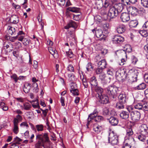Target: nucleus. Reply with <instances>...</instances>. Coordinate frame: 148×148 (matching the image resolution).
Returning a JSON list of instances; mask_svg holds the SVG:
<instances>
[{
	"label": "nucleus",
	"mask_w": 148,
	"mask_h": 148,
	"mask_svg": "<svg viewBox=\"0 0 148 148\" xmlns=\"http://www.w3.org/2000/svg\"><path fill=\"white\" fill-rule=\"evenodd\" d=\"M8 33L11 35L16 34L15 28L14 27H10L8 29Z\"/></svg>",
	"instance_id": "nucleus-35"
},
{
	"label": "nucleus",
	"mask_w": 148,
	"mask_h": 148,
	"mask_svg": "<svg viewBox=\"0 0 148 148\" xmlns=\"http://www.w3.org/2000/svg\"><path fill=\"white\" fill-rule=\"evenodd\" d=\"M3 45L5 50V54L6 55L8 54V53L11 52L13 49V45L10 42L6 41L4 42Z\"/></svg>",
	"instance_id": "nucleus-9"
},
{
	"label": "nucleus",
	"mask_w": 148,
	"mask_h": 148,
	"mask_svg": "<svg viewBox=\"0 0 148 148\" xmlns=\"http://www.w3.org/2000/svg\"><path fill=\"white\" fill-rule=\"evenodd\" d=\"M36 139L38 140L35 145L36 148H50L51 142L47 133H42L36 135Z\"/></svg>",
	"instance_id": "nucleus-2"
},
{
	"label": "nucleus",
	"mask_w": 148,
	"mask_h": 148,
	"mask_svg": "<svg viewBox=\"0 0 148 148\" xmlns=\"http://www.w3.org/2000/svg\"><path fill=\"white\" fill-rule=\"evenodd\" d=\"M148 136L140 133L137 136L138 139L140 141L145 143L147 141Z\"/></svg>",
	"instance_id": "nucleus-21"
},
{
	"label": "nucleus",
	"mask_w": 148,
	"mask_h": 148,
	"mask_svg": "<svg viewBox=\"0 0 148 148\" xmlns=\"http://www.w3.org/2000/svg\"><path fill=\"white\" fill-rule=\"evenodd\" d=\"M107 73L108 75L112 76L113 75L114 73V69L112 68H109L107 69L106 70Z\"/></svg>",
	"instance_id": "nucleus-40"
},
{
	"label": "nucleus",
	"mask_w": 148,
	"mask_h": 148,
	"mask_svg": "<svg viewBox=\"0 0 148 148\" xmlns=\"http://www.w3.org/2000/svg\"><path fill=\"white\" fill-rule=\"evenodd\" d=\"M79 14H74L73 15V19L76 21H79L81 18V13L79 12Z\"/></svg>",
	"instance_id": "nucleus-45"
},
{
	"label": "nucleus",
	"mask_w": 148,
	"mask_h": 148,
	"mask_svg": "<svg viewBox=\"0 0 148 148\" xmlns=\"http://www.w3.org/2000/svg\"><path fill=\"white\" fill-rule=\"evenodd\" d=\"M108 120H109V123L113 126L116 125L119 123L118 119L114 116H111L110 118L108 119Z\"/></svg>",
	"instance_id": "nucleus-15"
},
{
	"label": "nucleus",
	"mask_w": 148,
	"mask_h": 148,
	"mask_svg": "<svg viewBox=\"0 0 148 148\" xmlns=\"http://www.w3.org/2000/svg\"><path fill=\"white\" fill-rule=\"evenodd\" d=\"M33 87H34V90L36 93H37L39 90L38 84L36 83H33Z\"/></svg>",
	"instance_id": "nucleus-47"
},
{
	"label": "nucleus",
	"mask_w": 148,
	"mask_h": 148,
	"mask_svg": "<svg viewBox=\"0 0 148 148\" xmlns=\"http://www.w3.org/2000/svg\"><path fill=\"white\" fill-rule=\"evenodd\" d=\"M138 24L137 21L133 20L131 21L129 24V25L131 27H135Z\"/></svg>",
	"instance_id": "nucleus-34"
},
{
	"label": "nucleus",
	"mask_w": 148,
	"mask_h": 148,
	"mask_svg": "<svg viewBox=\"0 0 148 148\" xmlns=\"http://www.w3.org/2000/svg\"><path fill=\"white\" fill-rule=\"evenodd\" d=\"M14 128L13 131L16 134H17L19 132L18 127V124L13 123Z\"/></svg>",
	"instance_id": "nucleus-38"
},
{
	"label": "nucleus",
	"mask_w": 148,
	"mask_h": 148,
	"mask_svg": "<svg viewBox=\"0 0 148 148\" xmlns=\"http://www.w3.org/2000/svg\"><path fill=\"white\" fill-rule=\"evenodd\" d=\"M70 92L73 94L74 96H78L79 95V90L77 89H74V90H70Z\"/></svg>",
	"instance_id": "nucleus-54"
},
{
	"label": "nucleus",
	"mask_w": 148,
	"mask_h": 148,
	"mask_svg": "<svg viewBox=\"0 0 148 148\" xmlns=\"http://www.w3.org/2000/svg\"><path fill=\"white\" fill-rule=\"evenodd\" d=\"M120 116L121 118L126 120L129 118V113L126 111H122L120 114Z\"/></svg>",
	"instance_id": "nucleus-25"
},
{
	"label": "nucleus",
	"mask_w": 148,
	"mask_h": 148,
	"mask_svg": "<svg viewBox=\"0 0 148 148\" xmlns=\"http://www.w3.org/2000/svg\"><path fill=\"white\" fill-rule=\"evenodd\" d=\"M36 128L38 132L42 131L44 129V126L42 124L36 125Z\"/></svg>",
	"instance_id": "nucleus-44"
},
{
	"label": "nucleus",
	"mask_w": 148,
	"mask_h": 148,
	"mask_svg": "<svg viewBox=\"0 0 148 148\" xmlns=\"http://www.w3.org/2000/svg\"><path fill=\"white\" fill-rule=\"evenodd\" d=\"M126 29V27L125 25H121L118 27L117 28V31L118 33L122 34L124 32Z\"/></svg>",
	"instance_id": "nucleus-23"
},
{
	"label": "nucleus",
	"mask_w": 148,
	"mask_h": 148,
	"mask_svg": "<svg viewBox=\"0 0 148 148\" xmlns=\"http://www.w3.org/2000/svg\"><path fill=\"white\" fill-rule=\"evenodd\" d=\"M66 11H71L75 13H79L80 12V9L79 8L75 7H69L66 9Z\"/></svg>",
	"instance_id": "nucleus-22"
},
{
	"label": "nucleus",
	"mask_w": 148,
	"mask_h": 148,
	"mask_svg": "<svg viewBox=\"0 0 148 148\" xmlns=\"http://www.w3.org/2000/svg\"><path fill=\"white\" fill-rule=\"evenodd\" d=\"M97 101L101 104H106L109 103V99L108 96L105 94L96 98Z\"/></svg>",
	"instance_id": "nucleus-8"
},
{
	"label": "nucleus",
	"mask_w": 148,
	"mask_h": 148,
	"mask_svg": "<svg viewBox=\"0 0 148 148\" xmlns=\"http://www.w3.org/2000/svg\"><path fill=\"white\" fill-rule=\"evenodd\" d=\"M11 78L14 79L15 82H16L18 80L17 76L16 74H14L10 76Z\"/></svg>",
	"instance_id": "nucleus-62"
},
{
	"label": "nucleus",
	"mask_w": 148,
	"mask_h": 148,
	"mask_svg": "<svg viewBox=\"0 0 148 148\" xmlns=\"http://www.w3.org/2000/svg\"><path fill=\"white\" fill-rule=\"evenodd\" d=\"M100 11V13L101 15H106L107 14L109 8H103V7H102Z\"/></svg>",
	"instance_id": "nucleus-41"
},
{
	"label": "nucleus",
	"mask_w": 148,
	"mask_h": 148,
	"mask_svg": "<svg viewBox=\"0 0 148 148\" xmlns=\"http://www.w3.org/2000/svg\"><path fill=\"white\" fill-rule=\"evenodd\" d=\"M77 85L75 83H71V89L70 90H74V89H77Z\"/></svg>",
	"instance_id": "nucleus-53"
},
{
	"label": "nucleus",
	"mask_w": 148,
	"mask_h": 148,
	"mask_svg": "<svg viewBox=\"0 0 148 148\" xmlns=\"http://www.w3.org/2000/svg\"><path fill=\"white\" fill-rule=\"evenodd\" d=\"M102 129V127L101 126L99 125H95L93 127V130L95 133L97 134L100 133Z\"/></svg>",
	"instance_id": "nucleus-30"
},
{
	"label": "nucleus",
	"mask_w": 148,
	"mask_h": 148,
	"mask_svg": "<svg viewBox=\"0 0 148 148\" xmlns=\"http://www.w3.org/2000/svg\"><path fill=\"white\" fill-rule=\"evenodd\" d=\"M23 105V109L26 110H29L32 108L31 105L28 102L24 103Z\"/></svg>",
	"instance_id": "nucleus-33"
},
{
	"label": "nucleus",
	"mask_w": 148,
	"mask_h": 148,
	"mask_svg": "<svg viewBox=\"0 0 148 148\" xmlns=\"http://www.w3.org/2000/svg\"><path fill=\"white\" fill-rule=\"evenodd\" d=\"M108 52L107 49L102 48L100 51L99 53L102 55L104 56Z\"/></svg>",
	"instance_id": "nucleus-50"
},
{
	"label": "nucleus",
	"mask_w": 148,
	"mask_h": 148,
	"mask_svg": "<svg viewBox=\"0 0 148 148\" xmlns=\"http://www.w3.org/2000/svg\"><path fill=\"white\" fill-rule=\"evenodd\" d=\"M20 143L18 142H15L12 143L10 148H19V145Z\"/></svg>",
	"instance_id": "nucleus-51"
},
{
	"label": "nucleus",
	"mask_w": 148,
	"mask_h": 148,
	"mask_svg": "<svg viewBox=\"0 0 148 148\" xmlns=\"http://www.w3.org/2000/svg\"><path fill=\"white\" fill-rule=\"evenodd\" d=\"M108 143L113 146L117 145L119 143L117 136L113 132L110 133L108 138Z\"/></svg>",
	"instance_id": "nucleus-4"
},
{
	"label": "nucleus",
	"mask_w": 148,
	"mask_h": 148,
	"mask_svg": "<svg viewBox=\"0 0 148 148\" xmlns=\"http://www.w3.org/2000/svg\"><path fill=\"white\" fill-rule=\"evenodd\" d=\"M143 103H138L134 106V108L136 109L142 110Z\"/></svg>",
	"instance_id": "nucleus-43"
},
{
	"label": "nucleus",
	"mask_w": 148,
	"mask_h": 148,
	"mask_svg": "<svg viewBox=\"0 0 148 148\" xmlns=\"http://www.w3.org/2000/svg\"><path fill=\"white\" fill-rule=\"evenodd\" d=\"M142 110L144 111H148V103H143Z\"/></svg>",
	"instance_id": "nucleus-57"
},
{
	"label": "nucleus",
	"mask_w": 148,
	"mask_h": 148,
	"mask_svg": "<svg viewBox=\"0 0 148 148\" xmlns=\"http://www.w3.org/2000/svg\"><path fill=\"white\" fill-rule=\"evenodd\" d=\"M137 73H132L130 74L127 73L126 69H119L116 71L115 76L117 80L122 82L125 81L127 78H128L132 82H134L137 80Z\"/></svg>",
	"instance_id": "nucleus-1"
},
{
	"label": "nucleus",
	"mask_w": 148,
	"mask_h": 148,
	"mask_svg": "<svg viewBox=\"0 0 148 148\" xmlns=\"http://www.w3.org/2000/svg\"><path fill=\"white\" fill-rule=\"evenodd\" d=\"M97 66L102 69H104L106 68V66L107 65V63L106 60L105 59L101 60L100 61L98 62L97 63Z\"/></svg>",
	"instance_id": "nucleus-20"
},
{
	"label": "nucleus",
	"mask_w": 148,
	"mask_h": 148,
	"mask_svg": "<svg viewBox=\"0 0 148 148\" xmlns=\"http://www.w3.org/2000/svg\"><path fill=\"white\" fill-rule=\"evenodd\" d=\"M108 79V78H106L103 80H102V81H101V83L103 87L105 88V89H106V88H107L108 83H109V82L107 81Z\"/></svg>",
	"instance_id": "nucleus-37"
},
{
	"label": "nucleus",
	"mask_w": 148,
	"mask_h": 148,
	"mask_svg": "<svg viewBox=\"0 0 148 148\" xmlns=\"http://www.w3.org/2000/svg\"><path fill=\"white\" fill-rule=\"evenodd\" d=\"M66 53L68 56L70 58H72L73 57L74 55L71 49H69V51H66Z\"/></svg>",
	"instance_id": "nucleus-56"
},
{
	"label": "nucleus",
	"mask_w": 148,
	"mask_h": 148,
	"mask_svg": "<svg viewBox=\"0 0 148 148\" xmlns=\"http://www.w3.org/2000/svg\"><path fill=\"white\" fill-rule=\"evenodd\" d=\"M132 48L130 46L129 48H126L125 50H121L117 51V52L118 53H120L121 55L125 56L127 58V53H129L131 52H132Z\"/></svg>",
	"instance_id": "nucleus-14"
},
{
	"label": "nucleus",
	"mask_w": 148,
	"mask_h": 148,
	"mask_svg": "<svg viewBox=\"0 0 148 148\" xmlns=\"http://www.w3.org/2000/svg\"><path fill=\"white\" fill-rule=\"evenodd\" d=\"M120 18L123 22H127L130 20V14L128 13L123 12L121 15Z\"/></svg>",
	"instance_id": "nucleus-13"
},
{
	"label": "nucleus",
	"mask_w": 148,
	"mask_h": 148,
	"mask_svg": "<svg viewBox=\"0 0 148 148\" xmlns=\"http://www.w3.org/2000/svg\"><path fill=\"white\" fill-rule=\"evenodd\" d=\"M6 38L7 40H9L12 42H14L15 40L18 38V36L14 37L6 36Z\"/></svg>",
	"instance_id": "nucleus-42"
},
{
	"label": "nucleus",
	"mask_w": 148,
	"mask_h": 148,
	"mask_svg": "<svg viewBox=\"0 0 148 148\" xmlns=\"http://www.w3.org/2000/svg\"><path fill=\"white\" fill-rule=\"evenodd\" d=\"M89 82L91 86H95V87L97 86L98 82L96 77L95 76L91 77L89 79Z\"/></svg>",
	"instance_id": "nucleus-17"
},
{
	"label": "nucleus",
	"mask_w": 148,
	"mask_h": 148,
	"mask_svg": "<svg viewBox=\"0 0 148 148\" xmlns=\"http://www.w3.org/2000/svg\"><path fill=\"white\" fill-rule=\"evenodd\" d=\"M119 101L120 102L126 103L128 100V97L125 93L120 94L118 96Z\"/></svg>",
	"instance_id": "nucleus-16"
},
{
	"label": "nucleus",
	"mask_w": 148,
	"mask_h": 148,
	"mask_svg": "<svg viewBox=\"0 0 148 148\" xmlns=\"http://www.w3.org/2000/svg\"><path fill=\"white\" fill-rule=\"evenodd\" d=\"M124 6L125 5H123L122 3H119L117 5L116 7H115L116 8V10L119 12V13L123 9Z\"/></svg>",
	"instance_id": "nucleus-31"
},
{
	"label": "nucleus",
	"mask_w": 148,
	"mask_h": 148,
	"mask_svg": "<svg viewBox=\"0 0 148 148\" xmlns=\"http://www.w3.org/2000/svg\"><path fill=\"white\" fill-rule=\"evenodd\" d=\"M119 14V12L116 10V8L115 7H112L109 9L108 16L110 18H113L117 16Z\"/></svg>",
	"instance_id": "nucleus-7"
},
{
	"label": "nucleus",
	"mask_w": 148,
	"mask_h": 148,
	"mask_svg": "<svg viewBox=\"0 0 148 148\" xmlns=\"http://www.w3.org/2000/svg\"><path fill=\"white\" fill-rule=\"evenodd\" d=\"M31 40L29 38H25L23 40V44L25 46L28 45L30 42Z\"/></svg>",
	"instance_id": "nucleus-46"
},
{
	"label": "nucleus",
	"mask_w": 148,
	"mask_h": 148,
	"mask_svg": "<svg viewBox=\"0 0 148 148\" xmlns=\"http://www.w3.org/2000/svg\"><path fill=\"white\" fill-rule=\"evenodd\" d=\"M67 70L71 72H74V71L73 67L71 64H69L67 68Z\"/></svg>",
	"instance_id": "nucleus-55"
},
{
	"label": "nucleus",
	"mask_w": 148,
	"mask_h": 148,
	"mask_svg": "<svg viewBox=\"0 0 148 148\" xmlns=\"http://www.w3.org/2000/svg\"><path fill=\"white\" fill-rule=\"evenodd\" d=\"M103 69L100 67L98 68L96 70L95 72L96 74L97 75L101 74Z\"/></svg>",
	"instance_id": "nucleus-60"
},
{
	"label": "nucleus",
	"mask_w": 148,
	"mask_h": 148,
	"mask_svg": "<svg viewBox=\"0 0 148 148\" xmlns=\"http://www.w3.org/2000/svg\"><path fill=\"white\" fill-rule=\"evenodd\" d=\"M127 110L130 113L131 118L132 121L136 122L140 120V113L139 112L137 111L130 110L129 108H128Z\"/></svg>",
	"instance_id": "nucleus-5"
},
{
	"label": "nucleus",
	"mask_w": 148,
	"mask_h": 148,
	"mask_svg": "<svg viewBox=\"0 0 148 148\" xmlns=\"http://www.w3.org/2000/svg\"><path fill=\"white\" fill-rule=\"evenodd\" d=\"M95 91L96 93L95 95L96 98L104 94L103 88L100 86H97L95 87Z\"/></svg>",
	"instance_id": "nucleus-11"
},
{
	"label": "nucleus",
	"mask_w": 148,
	"mask_h": 148,
	"mask_svg": "<svg viewBox=\"0 0 148 148\" xmlns=\"http://www.w3.org/2000/svg\"><path fill=\"white\" fill-rule=\"evenodd\" d=\"M95 4L97 6L98 9H100L103 7V1L102 0H97L96 1Z\"/></svg>",
	"instance_id": "nucleus-28"
},
{
	"label": "nucleus",
	"mask_w": 148,
	"mask_h": 148,
	"mask_svg": "<svg viewBox=\"0 0 148 148\" xmlns=\"http://www.w3.org/2000/svg\"><path fill=\"white\" fill-rule=\"evenodd\" d=\"M23 119L22 116L19 114L17 115L16 118L13 120V123L18 124L19 122H21Z\"/></svg>",
	"instance_id": "nucleus-27"
},
{
	"label": "nucleus",
	"mask_w": 148,
	"mask_h": 148,
	"mask_svg": "<svg viewBox=\"0 0 148 148\" xmlns=\"http://www.w3.org/2000/svg\"><path fill=\"white\" fill-rule=\"evenodd\" d=\"M109 110L108 108H104L103 110V115H107L109 114Z\"/></svg>",
	"instance_id": "nucleus-61"
},
{
	"label": "nucleus",
	"mask_w": 148,
	"mask_h": 148,
	"mask_svg": "<svg viewBox=\"0 0 148 148\" xmlns=\"http://www.w3.org/2000/svg\"><path fill=\"white\" fill-rule=\"evenodd\" d=\"M10 22L14 24L18 23L19 21L18 16L16 15H12L10 18Z\"/></svg>",
	"instance_id": "nucleus-18"
},
{
	"label": "nucleus",
	"mask_w": 148,
	"mask_h": 148,
	"mask_svg": "<svg viewBox=\"0 0 148 148\" xmlns=\"http://www.w3.org/2000/svg\"><path fill=\"white\" fill-rule=\"evenodd\" d=\"M104 120L103 117L100 115H97L93 119V121L96 123L101 122Z\"/></svg>",
	"instance_id": "nucleus-24"
},
{
	"label": "nucleus",
	"mask_w": 148,
	"mask_h": 148,
	"mask_svg": "<svg viewBox=\"0 0 148 148\" xmlns=\"http://www.w3.org/2000/svg\"><path fill=\"white\" fill-rule=\"evenodd\" d=\"M109 25L108 23L104 24L103 25V30L106 34L109 33Z\"/></svg>",
	"instance_id": "nucleus-36"
},
{
	"label": "nucleus",
	"mask_w": 148,
	"mask_h": 148,
	"mask_svg": "<svg viewBox=\"0 0 148 148\" xmlns=\"http://www.w3.org/2000/svg\"><path fill=\"white\" fill-rule=\"evenodd\" d=\"M131 59L132 63L134 64H136L137 62L138 61L137 58L134 56H132Z\"/></svg>",
	"instance_id": "nucleus-52"
},
{
	"label": "nucleus",
	"mask_w": 148,
	"mask_h": 148,
	"mask_svg": "<svg viewBox=\"0 0 148 148\" xmlns=\"http://www.w3.org/2000/svg\"><path fill=\"white\" fill-rule=\"evenodd\" d=\"M124 40V38L123 37L119 35H116L114 36L113 41L114 43L121 44Z\"/></svg>",
	"instance_id": "nucleus-12"
},
{
	"label": "nucleus",
	"mask_w": 148,
	"mask_h": 148,
	"mask_svg": "<svg viewBox=\"0 0 148 148\" xmlns=\"http://www.w3.org/2000/svg\"><path fill=\"white\" fill-rule=\"evenodd\" d=\"M80 77L82 81L83 84L85 88H87L88 86V85L86 78H84V76H83L82 78L81 76H80Z\"/></svg>",
	"instance_id": "nucleus-39"
},
{
	"label": "nucleus",
	"mask_w": 148,
	"mask_h": 148,
	"mask_svg": "<svg viewBox=\"0 0 148 148\" xmlns=\"http://www.w3.org/2000/svg\"><path fill=\"white\" fill-rule=\"evenodd\" d=\"M109 5L110 3L109 0H105L104 3H103V8H109L108 7L109 6Z\"/></svg>",
	"instance_id": "nucleus-58"
},
{
	"label": "nucleus",
	"mask_w": 148,
	"mask_h": 148,
	"mask_svg": "<svg viewBox=\"0 0 148 148\" xmlns=\"http://www.w3.org/2000/svg\"><path fill=\"white\" fill-rule=\"evenodd\" d=\"M142 5L145 8H148V0H141Z\"/></svg>",
	"instance_id": "nucleus-49"
},
{
	"label": "nucleus",
	"mask_w": 148,
	"mask_h": 148,
	"mask_svg": "<svg viewBox=\"0 0 148 148\" xmlns=\"http://www.w3.org/2000/svg\"><path fill=\"white\" fill-rule=\"evenodd\" d=\"M77 26L78 25L76 22L71 20L69 21L67 25L65 26L64 28L68 29L71 27H72L74 29H76Z\"/></svg>",
	"instance_id": "nucleus-10"
},
{
	"label": "nucleus",
	"mask_w": 148,
	"mask_h": 148,
	"mask_svg": "<svg viewBox=\"0 0 148 148\" xmlns=\"http://www.w3.org/2000/svg\"><path fill=\"white\" fill-rule=\"evenodd\" d=\"M146 86L147 85L145 83L143 82L135 87L134 88L138 90H143L146 88Z\"/></svg>",
	"instance_id": "nucleus-26"
},
{
	"label": "nucleus",
	"mask_w": 148,
	"mask_h": 148,
	"mask_svg": "<svg viewBox=\"0 0 148 148\" xmlns=\"http://www.w3.org/2000/svg\"><path fill=\"white\" fill-rule=\"evenodd\" d=\"M92 31L93 33L95 34L96 37L98 38H100L103 35V37L99 39V40H102L104 41L105 40L106 36L105 35L103 34V31L101 29H94L92 30Z\"/></svg>",
	"instance_id": "nucleus-6"
},
{
	"label": "nucleus",
	"mask_w": 148,
	"mask_h": 148,
	"mask_svg": "<svg viewBox=\"0 0 148 148\" xmlns=\"http://www.w3.org/2000/svg\"><path fill=\"white\" fill-rule=\"evenodd\" d=\"M139 33L143 36L146 37L147 36V32L145 30L144 31L140 30L139 31Z\"/></svg>",
	"instance_id": "nucleus-63"
},
{
	"label": "nucleus",
	"mask_w": 148,
	"mask_h": 148,
	"mask_svg": "<svg viewBox=\"0 0 148 148\" xmlns=\"http://www.w3.org/2000/svg\"><path fill=\"white\" fill-rule=\"evenodd\" d=\"M98 112L97 109H95L93 112L89 114L88 116L89 118H90L91 119H93L96 116H97Z\"/></svg>",
	"instance_id": "nucleus-29"
},
{
	"label": "nucleus",
	"mask_w": 148,
	"mask_h": 148,
	"mask_svg": "<svg viewBox=\"0 0 148 148\" xmlns=\"http://www.w3.org/2000/svg\"><path fill=\"white\" fill-rule=\"evenodd\" d=\"M86 69L88 71H90L93 69V66L92 65L91 63H88L86 66Z\"/></svg>",
	"instance_id": "nucleus-48"
},
{
	"label": "nucleus",
	"mask_w": 148,
	"mask_h": 148,
	"mask_svg": "<svg viewBox=\"0 0 148 148\" xmlns=\"http://www.w3.org/2000/svg\"><path fill=\"white\" fill-rule=\"evenodd\" d=\"M105 90L110 97L114 99L116 97L118 94L120 93L121 89L115 85H112L108 86Z\"/></svg>",
	"instance_id": "nucleus-3"
},
{
	"label": "nucleus",
	"mask_w": 148,
	"mask_h": 148,
	"mask_svg": "<svg viewBox=\"0 0 148 148\" xmlns=\"http://www.w3.org/2000/svg\"><path fill=\"white\" fill-rule=\"evenodd\" d=\"M141 133H140L144 135L148 134V127L146 125L144 124L141 125L140 127Z\"/></svg>",
	"instance_id": "nucleus-19"
},
{
	"label": "nucleus",
	"mask_w": 148,
	"mask_h": 148,
	"mask_svg": "<svg viewBox=\"0 0 148 148\" xmlns=\"http://www.w3.org/2000/svg\"><path fill=\"white\" fill-rule=\"evenodd\" d=\"M30 89V87H26L25 86H24L23 88L24 92L25 93H28L29 92Z\"/></svg>",
	"instance_id": "nucleus-64"
},
{
	"label": "nucleus",
	"mask_w": 148,
	"mask_h": 148,
	"mask_svg": "<svg viewBox=\"0 0 148 148\" xmlns=\"http://www.w3.org/2000/svg\"><path fill=\"white\" fill-rule=\"evenodd\" d=\"M125 103L120 102V101H119V102H117L116 105V107L117 108L119 109H122L124 108L125 107Z\"/></svg>",
	"instance_id": "nucleus-32"
},
{
	"label": "nucleus",
	"mask_w": 148,
	"mask_h": 148,
	"mask_svg": "<svg viewBox=\"0 0 148 148\" xmlns=\"http://www.w3.org/2000/svg\"><path fill=\"white\" fill-rule=\"evenodd\" d=\"M133 132L131 128H130L127 130L126 135L127 136H131L133 135Z\"/></svg>",
	"instance_id": "nucleus-59"
}]
</instances>
